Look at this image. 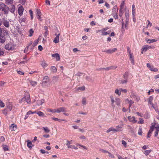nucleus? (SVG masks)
Masks as SVG:
<instances>
[{"label":"nucleus","instance_id":"obj_1","mask_svg":"<svg viewBox=\"0 0 159 159\" xmlns=\"http://www.w3.org/2000/svg\"><path fill=\"white\" fill-rule=\"evenodd\" d=\"M0 9L4 12L5 14H7L8 13L9 8L4 3H0Z\"/></svg>","mask_w":159,"mask_h":159},{"label":"nucleus","instance_id":"obj_2","mask_svg":"<svg viewBox=\"0 0 159 159\" xmlns=\"http://www.w3.org/2000/svg\"><path fill=\"white\" fill-rule=\"evenodd\" d=\"M26 101L29 104L31 103V100L30 98V96L29 94L27 95L23 98L20 101V102L21 103L23 102Z\"/></svg>","mask_w":159,"mask_h":159},{"label":"nucleus","instance_id":"obj_3","mask_svg":"<svg viewBox=\"0 0 159 159\" xmlns=\"http://www.w3.org/2000/svg\"><path fill=\"white\" fill-rule=\"evenodd\" d=\"M117 68V66H110L106 67V68H101L99 69V70H114L116 68Z\"/></svg>","mask_w":159,"mask_h":159},{"label":"nucleus","instance_id":"obj_4","mask_svg":"<svg viewBox=\"0 0 159 159\" xmlns=\"http://www.w3.org/2000/svg\"><path fill=\"white\" fill-rule=\"evenodd\" d=\"M5 48L8 50H12L14 49L11 43H8L5 45Z\"/></svg>","mask_w":159,"mask_h":159},{"label":"nucleus","instance_id":"obj_5","mask_svg":"<svg viewBox=\"0 0 159 159\" xmlns=\"http://www.w3.org/2000/svg\"><path fill=\"white\" fill-rule=\"evenodd\" d=\"M18 13L19 15L20 16H21L23 14L24 11V8L23 6H21L19 7L18 9Z\"/></svg>","mask_w":159,"mask_h":159},{"label":"nucleus","instance_id":"obj_6","mask_svg":"<svg viewBox=\"0 0 159 159\" xmlns=\"http://www.w3.org/2000/svg\"><path fill=\"white\" fill-rule=\"evenodd\" d=\"M6 39L5 36V35L2 34H0V43H4Z\"/></svg>","mask_w":159,"mask_h":159},{"label":"nucleus","instance_id":"obj_7","mask_svg":"<svg viewBox=\"0 0 159 159\" xmlns=\"http://www.w3.org/2000/svg\"><path fill=\"white\" fill-rule=\"evenodd\" d=\"M66 108L64 107H61L56 109V112L60 113L62 112H66Z\"/></svg>","mask_w":159,"mask_h":159},{"label":"nucleus","instance_id":"obj_8","mask_svg":"<svg viewBox=\"0 0 159 159\" xmlns=\"http://www.w3.org/2000/svg\"><path fill=\"white\" fill-rule=\"evenodd\" d=\"M49 81V78L48 76H45L43 80L42 84L43 85L45 84L48 83Z\"/></svg>","mask_w":159,"mask_h":159},{"label":"nucleus","instance_id":"obj_9","mask_svg":"<svg viewBox=\"0 0 159 159\" xmlns=\"http://www.w3.org/2000/svg\"><path fill=\"white\" fill-rule=\"evenodd\" d=\"M37 17L39 20L42 21V20L41 19V12L40 11L39 9H37V13H36Z\"/></svg>","mask_w":159,"mask_h":159},{"label":"nucleus","instance_id":"obj_10","mask_svg":"<svg viewBox=\"0 0 159 159\" xmlns=\"http://www.w3.org/2000/svg\"><path fill=\"white\" fill-rule=\"evenodd\" d=\"M128 120L133 123H135L137 122V120H135V118L134 116L131 117L129 116L128 117Z\"/></svg>","mask_w":159,"mask_h":159},{"label":"nucleus","instance_id":"obj_11","mask_svg":"<svg viewBox=\"0 0 159 159\" xmlns=\"http://www.w3.org/2000/svg\"><path fill=\"white\" fill-rule=\"evenodd\" d=\"M156 130L155 132L154 136L155 137L157 136L158 132L159 131V124H157L155 127Z\"/></svg>","mask_w":159,"mask_h":159},{"label":"nucleus","instance_id":"obj_12","mask_svg":"<svg viewBox=\"0 0 159 159\" xmlns=\"http://www.w3.org/2000/svg\"><path fill=\"white\" fill-rule=\"evenodd\" d=\"M2 23L3 25L7 28H8L9 26V23L8 21L6 20L5 19H3Z\"/></svg>","mask_w":159,"mask_h":159},{"label":"nucleus","instance_id":"obj_13","mask_svg":"<svg viewBox=\"0 0 159 159\" xmlns=\"http://www.w3.org/2000/svg\"><path fill=\"white\" fill-rule=\"evenodd\" d=\"M55 35L56 36L55 38H54V39L53 41V42L56 43H58L59 42V36L60 35V34H56Z\"/></svg>","mask_w":159,"mask_h":159},{"label":"nucleus","instance_id":"obj_14","mask_svg":"<svg viewBox=\"0 0 159 159\" xmlns=\"http://www.w3.org/2000/svg\"><path fill=\"white\" fill-rule=\"evenodd\" d=\"M52 56L53 57H55L57 61H59L60 60V57L59 55L57 53L52 54Z\"/></svg>","mask_w":159,"mask_h":159},{"label":"nucleus","instance_id":"obj_15","mask_svg":"<svg viewBox=\"0 0 159 159\" xmlns=\"http://www.w3.org/2000/svg\"><path fill=\"white\" fill-rule=\"evenodd\" d=\"M153 97L152 96H150L149 98H148V102L149 104H150L151 105H153V103H152V101L153 100Z\"/></svg>","mask_w":159,"mask_h":159},{"label":"nucleus","instance_id":"obj_16","mask_svg":"<svg viewBox=\"0 0 159 159\" xmlns=\"http://www.w3.org/2000/svg\"><path fill=\"white\" fill-rule=\"evenodd\" d=\"M129 60L133 65L134 64V57L133 55V54H130L129 55Z\"/></svg>","mask_w":159,"mask_h":159},{"label":"nucleus","instance_id":"obj_17","mask_svg":"<svg viewBox=\"0 0 159 159\" xmlns=\"http://www.w3.org/2000/svg\"><path fill=\"white\" fill-rule=\"evenodd\" d=\"M117 50V49L116 48H114L112 49H109L105 51L107 53H111L115 52Z\"/></svg>","mask_w":159,"mask_h":159},{"label":"nucleus","instance_id":"obj_18","mask_svg":"<svg viewBox=\"0 0 159 159\" xmlns=\"http://www.w3.org/2000/svg\"><path fill=\"white\" fill-rule=\"evenodd\" d=\"M15 7L14 5H11V8L9 10L12 13H14L15 12Z\"/></svg>","mask_w":159,"mask_h":159},{"label":"nucleus","instance_id":"obj_19","mask_svg":"<svg viewBox=\"0 0 159 159\" xmlns=\"http://www.w3.org/2000/svg\"><path fill=\"white\" fill-rule=\"evenodd\" d=\"M143 51H144L145 52L147 51V50L150 49V47L148 45H144L142 47Z\"/></svg>","mask_w":159,"mask_h":159},{"label":"nucleus","instance_id":"obj_20","mask_svg":"<svg viewBox=\"0 0 159 159\" xmlns=\"http://www.w3.org/2000/svg\"><path fill=\"white\" fill-rule=\"evenodd\" d=\"M36 114L40 117H45V115L41 111H37Z\"/></svg>","mask_w":159,"mask_h":159},{"label":"nucleus","instance_id":"obj_21","mask_svg":"<svg viewBox=\"0 0 159 159\" xmlns=\"http://www.w3.org/2000/svg\"><path fill=\"white\" fill-rule=\"evenodd\" d=\"M17 126L14 125V124H12L10 126V129L12 131H15L16 129Z\"/></svg>","mask_w":159,"mask_h":159},{"label":"nucleus","instance_id":"obj_22","mask_svg":"<svg viewBox=\"0 0 159 159\" xmlns=\"http://www.w3.org/2000/svg\"><path fill=\"white\" fill-rule=\"evenodd\" d=\"M44 102L43 99H42L41 100H38L37 101V104L38 106H39L42 105Z\"/></svg>","mask_w":159,"mask_h":159},{"label":"nucleus","instance_id":"obj_23","mask_svg":"<svg viewBox=\"0 0 159 159\" xmlns=\"http://www.w3.org/2000/svg\"><path fill=\"white\" fill-rule=\"evenodd\" d=\"M157 40L154 39H148L147 41V43H152L156 42Z\"/></svg>","mask_w":159,"mask_h":159},{"label":"nucleus","instance_id":"obj_24","mask_svg":"<svg viewBox=\"0 0 159 159\" xmlns=\"http://www.w3.org/2000/svg\"><path fill=\"white\" fill-rule=\"evenodd\" d=\"M26 142L27 143V145L28 147L30 148H31L32 146V144L31 142L29 140H27Z\"/></svg>","mask_w":159,"mask_h":159},{"label":"nucleus","instance_id":"obj_25","mask_svg":"<svg viewBox=\"0 0 159 159\" xmlns=\"http://www.w3.org/2000/svg\"><path fill=\"white\" fill-rule=\"evenodd\" d=\"M156 125V123H154V124L152 125L150 128V129L149 130V133H151V132H152L153 131V129L155 128L156 126L155 125Z\"/></svg>","mask_w":159,"mask_h":159},{"label":"nucleus","instance_id":"obj_26","mask_svg":"<svg viewBox=\"0 0 159 159\" xmlns=\"http://www.w3.org/2000/svg\"><path fill=\"white\" fill-rule=\"evenodd\" d=\"M121 92L120 88L119 89H117L115 90V93L118 95L119 96H120L121 94Z\"/></svg>","mask_w":159,"mask_h":159},{"label":"nucleus","instance_id":"obj_27","mask_svg":"<svg viewBox=\"0 0 159 159\" xmlns=\"http://www.w3.org/2000/svg\"><path fill=\"white\" fill-rule=\"evenodd\" d=\"M115 102L117 105L119 106L120 104V99L118 98H116L115 99Z\"/></svg>","mask_w":159,"mask_h":159},{"label":"nucleus","instance_id":"obj_28","mask_svg":"<svg viewBox=\"0 0 159 159\" xmlns=\"http://www.w3.org/2000/svg\"><path fill=\"white\" fill-rule=\"evenodd\" d=\"M51 71L53 72H56L57 71V69L54 66H52L50 69Z\"/></svg>","mask_w":159,"mask_h":159},{"label":"nucleus","instance_id":"obj_29","mask_svg":"<svg viewBox=\"0 0 159 159\" xmlns=\"http://www.w3.org/2000/svg\"><path fill=\"white\" fill-rule=\"evenodd\" d=\"M98 31H101L102 33V35H106L109 33H108L107 32L102 30H99Z\"/></svg>","mask_w":159,"mask_h":159},{"label":"nucleus","instance_id":"obj_30","mask_svg":"<svg viewBox=\"0 0 159 159\" xmlns=\"http://www.w3.org/2000/svg\"><path fill=\"white\" fill-rule=\"evenodd\" d=\"M118 11V9L117 7V6L115 5L112 9V12L113 13H117Z\"/></svg>","mask_w":159,"mask_h":159},{"label":"nucleus","instance_id":"obj_31","mask_svg":"<svg viewBox=\"0 0 159 159\" xmlns=\"http://www.w3.org/2000/svg\"><path fill=\"white\" fill-rule=\"evenodd\" d=\"M30 82L31 85L33 86H35L37 84V82L35 81L30 80Z\"/></svg>","mask_w":159,"mask_h":159},{"label":"nucleus","instance_id":"obj_32","mask_svg":"<svg viewBox=\"0 0 159 159\" xmlns=\"http://www.w3.org/2000/svg\"><path fill=\"white\" fill-rule=\"evenodd\" d=\"M42 129L46 133H48L50 132V129L47 127H43Z\"/></svg>","mask_w":159,"mask_h":159},{"label":"nucleus","instance_id":"obj_33","mask_svg":"<svg viewBox=\"0 0 159 159\" xmlns=\"http://www.w3.org/2000/svg\"><path fill=\"white\" fill-rule=\"evenodd\" d=\"M34 30H33L32 29H31L29 31V36L30 37H31L33 35V34L34 33Z\"/></svg>","mask_w":159,"mask_h":159},{"label":"nucleus","instance_id":"obj_34","mask_svg":"<svg viewBox=\"0 0 159 159\" xmlns=\"http://www.w3.org/2000/svg\"><path fill=\"white\" fill-rule=\"evenodd\" d=\"M151 152V150H147L144 151L143 153L146 155H148Z\"/></svg>","mask_w":159,"mask_h":159},{"label":"nucleus","instance_id":"obj_35","mask_svg":"<svg viewBox=\"0 0 159 159\" xmlns=\"http://www.w3.org/2000/svg\"><path fill=\"white\" fill-rule=\"evenodd\" d=\"M125 16L126 17V20L125 21L126 23L129 20V14L128 13L125 12Z\"/></svg>","mask_w":159,"mask_h":159},{"label":"nucleus","instance_id":"obj_36","mask_svg":"<svg viewBox=\"0 0 159 159\" xmlns=\"http://www.w3.org/2000/svg\"><path fill=\"white\" fill-rule=\"evenodd\" d=\"M123 15V9H121V8H120L119 12V16L121 17Z\"/></svg>","mask_w":159,"mask_h":159},{"label":"nucleus","instance_id":"obj_37","mask_svg":"<svg viewBox=\"0 0 159 159\" xmlns=\"http://www.w3.org/2000/svg\"><path fill=\"white\" fill-rule=\"evenodd\" d=\"M12 108V105L11 104L9 105L7 107V110L8 111H10L11 110Z\"/></svg>","mask_w":159,"mask_h":159},{"label":"nucleus","instance_id":"obj_38","mask_svg":"<svg viewBox=\"0 0 159 159\" xmlns=\"http://www.w3.org/2000/svg\"><path fill=\"white\" fill-rule=\"evenodd\" d=\"M110 98L111 99L112 106L113 107H115V105H113V104L114 102H115V100H114L113 97V96L110 97Z\"/></svg>","mask_w":159,"mask_h":159},{"label":"nucleus","instance_id":"obj_39","mask_svg":"<svg viewBox=\"0 0 159 159\" xmlns=\"http://www.w3.org/2000/svg\"><path fill=\"white\" fill-rule=\"evenodd\" d=\"M129 73L128 72H125L124 74L123 75V77L125 79H127L128 77Z\"/></svg>","mask_w":159,"mask_h":159},{"label":"nucleus","instance_id":"obj_40","mask_svg":"<svg viewBox=\"0 0 159 159\" xmlns=\"http://www.w3.org/2000/svg\"><path fill=\"white\" fill-rule=\"evenodd\" d=\"M26 18L25 17L21 18L19 19V21L21 23L25 22L26 20Z\"/></svg>","mask_w":159,"mask_h":159},{"label":"nucleus","instance_id":"obj_41","mask_svg":"<svg viewBox=\"0 0 159 159\" xmlns=\"http://www.w3.org/2000/svg\"><path fill=\"white\" fill-rule=\"evenodd\" d=\"M142 131L141 128H139V129L138 134L139 135H141L142 134Z\"/></svg>","mask_w":159,"mask_h":159},{"label":"nucleus","instance_id":"obj_42","mask_svg":"<svg viewBox=\"0 0 159 159\" xmlns=\"http://www.w3.org/2000/svg\"><path fill=\"white\" fill-rule=\"evenodd\" d=\"M82 103L84 105H85L86 104V99L85 98H82Z\"/></svg>","mask_w":159,"mask_h":159},{"label":"nucleus","instance_id":"obj_43","mask_svg":"<svg viewBox=\"0 0 159 159\" xmlns=\"http://www.w3.org/2000/svg\"><path fill=\"white\" fill-rule=\"evenodd\" d=\"M150 70L154 72H157L158 70L157 68H154L153 67L152 68L150 69Z\"/></svg>","mask_w":159,"mask_h":159},{"label":"nucleus","instance_id":"obj_44","mask_svg":"<svg viewBox=\"0 0 159 159\" xmlns=\"http://www.w3.org/2000/svg\"><path fill=\"white\" fill-rule=\"evenodd\" d=\"M42 66L44 68L45 67H47L48 66V65L47 64H46L45 62H42L41 64Z\"/></svg>","mask_w":159,"mask_h":159},{"label":"nucleus","instance_id":"obj_45","mask_svg":"<svg viewBox=\"0 0 159 159\" xmlns=\"http://www.w3.org/2000/svg\"><path fill=\"white\" fill-rule=\"evenodd\" d=\"M6 3L8 4H11L13 2L12 0H6Z\"/></svg>","mask_w":159,"mask_h":159},{"label":"nucleus","instance_id":"obj_46","mask_svg":"<svg viewBox=\"0 0 159 159\" xmlns=\"http://www.w3.org/2000/svg\"><path fill=\"white\" fill-rule=\"evenodd\" d=\"M48 111L52 113L56 112V109H54L53 110L52 109H48Z\"/></svg>","mask_w":159,"mask_h":159},{"label":"nucleus","instance_id":"obj_47","mask_svg":"<svg viewBox=\"0 0 159 159\" xmlns=\"http://www.w3.org/2000/svg\"><path fill=\"white\" fill-rule=\"evenodd\" d=\"M135 5H132V13H135Z\"/></svg>","mask_w":159,"mask_h":159},{"label":"nucleus","instance_id":"obj_48","mask_svg":"<svg viewBox=\"0 0 159 159\" xmlns=\"http://www.w3.org/2000/svg\"><path fill=\"white\" fill-rule=\"evenodd\" d=\"M120 81V84H124L126 83L127 82V79H125L124 80H121Z\"/></svg>","mask_w":159,"mask_h":159},{"label":"nucleus","instance_id":"obj_49","mask_svg":"<svg viewBox=\"0 0 159 159\" xmlns=\"http://www.w3.org/2000/svg\"><path fill=\"white\" fill-rule=\"evenodd\" d=\"M85 88L84 86H83L82 87H79L78 88L77 90H80L82 91H83L85 90Z\"/></svg>","mask_w":159,"mask_h":159},{"label":"nucleus","instance_id":"obj_50","mask_svg":"<svg viewBox=\"0 0 159 159\" xmlns=\"http://www.w3.org/2000/svg\"><path fill=\"white\" fill-rule=\"evenodd\" d=\"M144 123V120L142 118H139V121L138 122L139 124H142Z\"/></svg>","mask_w":159,"mask_h":159},{"label":"nucleus","instance_id":"obj_51","mask_svg":"<svg viewBox=\"0 0 159 159\" xmlns=\"http://www.w3.org/2000/svg\"><path fill=\"white\" fill-rule=\"evenodd\" d=\"M134 102L132 100H130L129 101V107H130L132 104L134 103Z\"/></svg>","mask_w":159,"mask_h":159},{"label":"nucleus","instance_id":"obj_52","mask_svg":"<svg viewBox=\"0 0 159 159\" xmlns=\"http://www.w3.org/2000/svg\"><path fill=\"white\" fill-rule=\"evenodd\" d=\"M121 142L122 144L124 145L125 147H126L127 145L126 142L124 140H122Z\"/></svg>","mask_w":159,"mask_h":159},{"label":"nucleus","instance_id":"obj_53","mask_svg":"<svg viewBox=\"0 0 159 159\" xmlns=\"http://www.w3.org/2000/svg\"><path fill=\"white\" fill-rule=\"evenodd\" d=\"M4 104L2 101L0 100V107H4Z\"/></svg>","mask_w":159,"mask_h":159},{"label":"nucleus","instance_id":"obj_54","mask_svg":"<svg viewBox=\"0 0 159 159\" xmlns=\"http://www.w3.org/2000/svg\"><path fill=\"white\" fill-rule=\"evenodd\" d=\"M133 21L135 22H136L135 13H132Z\"/></svg>","mask_w":159,"mask_h":159},{"label":"nucleus","instance_id":"obj_55","mask_svg":"<svg viewBox=\"0 0 159 159\" xmlns=\"http://www.w3.org/2000/svg\"><path fill=\"white\" fill-rule=\"evenodd\" d=\"M5 141V138L3 136H1L0 137V142H3Z\"/></svg>","mask_w":159,"mask_h":159},{"label":"nucleus","instance_id":"obj_56","mask_svg":"<svg viewBox=\"0 0 159 159\" xmlns=\"http://www.w3.org/2000/svg\"><path fill=\"white\" fill-rule=\"evenodd\" d=\"M113 17L115 19H118V16L117 13H115V14L113 15Z\"/></svg>","mask_w":159,"mask_h":159},{"label":"nucleus","instance_id":"obj_57","mask_svg":"<svg viewBox=\"0 0 159 159\" xmlns=\"http://www.w3.org/2000/svg\"><path fill=\"white\" fill-rule=\"evenodd\" d=\"M130 97L131 98H135V95H134V93L133 92H132L131 93V95H130Z\"/></svg>","mask_w":159,"mask_h":159},{"label":"nucleus","instance_id":"obj_58","mask_svg":"<svg viewBox=\"0 0 159 159\" xmlns=\"http://www.w3.org/2000/svg\"><path fill=\"white\" fill-rule=\"evenodd\" d=\"M120 90L121 91L124 93H126L128 92V90L126 89H123L122 88H120Z\"/></svg>","mask_w":159,"mask_h":159},{"label":"nucleus","instance_id":"obj_59","mask_svg":"<svg viewBox=\"0 0 159 159\" xmlns=\"http://www.w3.org/2000/svg\"><path fill=\"white\" fill-rule=\"evenodd\" d=\"M127 49L128 52L129 54V55H130V54H132L131 53V50L130 49V48L129 47H127Z\"/></svg>","mask_w":159,"mask_h":159},{"label":"nucleus","instance_id":"obj_60","mask_svg":"<svg viewBox=\"0 0 159 159\" xmlns=\"http://www.w3.org/2000/svg\"><path fill=\"white\" fill-rule=\"evenodd\" d=\"M38 42L39 41L35 40L33 45L34 46H36L38 44Z\"/></svg>","mask_w":159,"mask_h":159},{"label":"nucleus","instance_id":"obj_61","mask_svg":"<svg viewBox=\"0 0 159 159\" xmlns=\"http://www.w3.org/2000/svg\"><path fill=\"white\" fill-rule=\"evenodd\" d=\"M52 119L55 121H60L61 120L57 118H55V117L52 118Z\"/></svg>","mask_w":159,"mask_h":159},{"label":"nucleus","instance_id":"obj_62","mask_svg":"<svg viewBox=\"0 0 159 159\" xmlns=\"http://www.w3.org/2000/svg\"><path fill=\"white\" fill-rule=\"evenodd\" d=\"M25 0H20V2L23 5H24L25 4Z\"/></svg>","mask_w":159,"mask_h":159},{"label":"nucleus","instance_id":"obj_63","mask_svg":"<svg viewBox=\"0 0 159 159\" xmlns=\"http://www.w3.org/2000/svg\"><path fill=\"white\" fill-rule=\"evenodd\" d=\"M154 91V89H151L149 90V91L148 92V95L150 94V93H153Z\"/></svg>","mask_w":159,"mask_h":159},{"label":"nucleus","instance_id":"obj_64","mask_svg":"<svg viewBox=\"0 0 159 159\" xmlns=\"http://www.w3.org/2000/svg\"><path fill=\"white\" fill-rule=\"evenodd\" d=\"M105 6L107 8H110V5L107 2H106L105 4Z\"/></svg>","mask_w":159,"mask_h":159}]
</instances>
